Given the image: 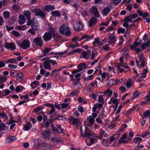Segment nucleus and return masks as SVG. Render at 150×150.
<instances>
[{
  "instance_id": "nucleus-39",
  "label": "nucleus",
  "mask_w": 150,
  "mask_h": 150,
  "mask_svg": "<svg viewBox=\"0 0 150 150\" xmlns=\"http://www.w3.org/2000/svg\"><path fill=\"white\" fill-rule=\"evenodd\" d=\"M146 75H145V74L142 73L141 74H137L134 77V78H137V77H139L141 78H144L146 77Z\"/></svg>"
},
{
  "instance_id": "nucleus-34",
  "label": "nucleus",
  "mask_w": 150,
  "mask_h": 150,
  "mask_svg": "<svg viewBox=\"0 0 150 150\" xmlns=\"http://www.w3.org/2000/svg\"><path fill=\"white\" fill-rule=\"evenodd\" d=\"M132 79L130 78H129L127 81L126 83V86L127 88H130L132 85Z\"/></svg>"
},
{
  "instance_id": "nucleus-49",
  "label": "nucleus",
  "mask_w": 150,
  "mask_h": 150,
  "mask_svg": "<svg viewBox=\"0 0 150 150\" xmlns=\"http://www.w3.org/2000/svg\"><path fill=\"white\" fill-rule=\"evenodd\" d=\"M51 139L52 141H55L56 142H59L61 140L59 137H58L57 136H56L52 138Z\"/></svg>"
},
{
  "instance_id": "nucleus-48",
  "label": "nucleus",
  "mask_w": 150,
  "mask_h": 150,
  "mask_svg": "<svg viewBox=\"0 0 150 150\" xmlns=\"http://www.w3.org/2000/svg\"><path fill=\"white\" fill-rule=\"evenodd\" d=\"M41 114H43L42 112H40L37 114L38 115V120L39 122L41 121L42 120V116L40 115Z\"/></svg>"
},
{
  "instance_id": "nucleus-41",
  "label": "nucleus",
  "mask_w": 150,
  "mask_h": 150,
  "mask_svg": "<svg viewBox=\"0 0 150 150\" xmlns=\"http://www.w3.org/2000/svg\"><path fill=\"white\" fill-rule=\"evenodd\" d=\"M140 94L141 93L138 92V91H137L134 93L133 96L132 97V99L133 100L135 98H137Z\"/></svg>"
},
{
  "instance_id": "nucleus-25",
  "label": "nucleus",
  "mask_w": 150,
  "mask_h": 150,
  "mask_svg": "<svg viewBox=\"0 0 150 150\" xmlns=\"http://www.w3.org/2000/svg\"><path fill=\"white\" fill-rule=\"evenodd\" d=\"M70 120L74 125H77L79 124V120L75 118H72L70 119Z\"/></svg>"
},
{
  "instance_id": "nucleus-23",
  "label": "nucleus",
  "mask_w": 150,
  "mask_h": 150,
  "mask_svg": "<svg viewBox=\"0 0 150 150\" xmlns=\"http://www.w3.org/2000/svg\"><path fill=\"white\" fill-rule=\"evenodd\" d=\"M51 14L52 16L55 17H59L61 15L60 12L58 11H52L51 12Z\"/></svg>"
},
{
  "instance_id": "nucleus-62",
  "label": "nucleus",
  "mask_w": 150,
  "mask_h": 150,
  "mask_svg": "<svg viewBox=\"0 0 150 150\" xmlns=\"http://www.w3.org/2000/svg\"><path fill=\"white\" fill-rule=\"evenodd\" d=\"M6 28L7 30L8 31H9L14 28L13 26H10L9 25H7L6 26Z\"/></svg>"
},
{
  "instance_id": "nucleus-57",
  "label": "nucleus",
  "mask_w": 150,
  "mask_h": 150,
  "mask_svg": "<svg viewBox=\"0 0 150 150\" xmlns=\"http://www.w3.org/2000/svg\"><path fill=\"white\" fill-rule=\"evenodd\" d=\"M114 80L112 79H111L109 80L108 83V86L109 87H110L112 86L113 85L114 83Z\"/></svg>"
},
{
  "instance_id": "nucleus-9",
  "label": "nucleus",
  "mask_w": 150,
  "mask_h": 150,
  "mask_svg": "<svg viewBox=\"0 0 150 150\" xmlns=\"http://www.w3.org/2000/svg\"><path fill=\"white\" fill-rule=\"evenodd\" d=\"M51 128L53 131L56 132L57 133H64V130L62 129L61 126L60 125H57L55 127H54L53 125H52Z\"/></svg>"
},
{
  "instance_id": "nucleus-8",
  "label": "nucleus",
  "mask_w": 150,
  "mask_h": 150,
  "mask_svg": "<svg viewBox=\"0 0 150 150\" xmlns=\"http://www.w3.org/2000/svg\"><path fill=\"white\" fill-rule=\"evenodd\" d=\"M37 22L36 18H33L32 20L30 19V18L29 19L28 21L27 25L28 26L31 25L32 28L36 30H38L36 27V25H35V23H36V22Z\"/></svg>"
},
{
  "instance_id": "nucleus-33",
  "label": "nucleus",
  "mask_w": 150,
  "mask_h": 150,
  "mask_svg": "<svg viewBox=\"0 0 150 150\" xmlns=\"http://www.w3.org/2000/svg\"><path fill=\"white\" fill-rule=\"evenodd\" d=\"M139 44H140L139 42H134L133 44L131 45L130 47L131 49L132 50L134 49L136 47H138L139 45Z\"/></svg>"
},
{
  "instance_id": "nucleus-22",
  "label": "nucleus",
  "mask_w": 150,
  "mask_h": 150,
  "mask_svg": "<svg viewBox=\"0 0 150 150\" xmlns=\"http://www.w3.org/2000/svg\"><path fill=\"white\" fill-rule=\"evenodd\" d=\"M23 14L24 16L26 17V19L29 20L30 18L31 13L28 10L24 11Z\"/></svg>"
},
{
  "instance_id": "nucleus-53",
  "label": "nucleus",
  "mask_w": 150,
  "mask_h": 150,
  "mask_svg": "<svg viewBox=\"0 0 150 150\" xmlns=\"http://www.w3.org/2000/svg\"><path fill=\"white\" fill-rule=\"evenodd\" d=\"M121 64H118L117 65V69L121 73L123 71L124 69L121 68Z\"/></svg>"
},
{
  "instance_id": "nucleus-42",
  "label": "nucleus",
  "mask_w": 150,
  "mask_h": 150,
  "mask_svg": "<svg viewBox=\"0 0 150 150\" xmlns=\"http://www.w3.org/2000/svg\"><path fill=\"white\" fill-rule=\"evenodd\" d=\"M23 87L20 85H19L16 87L15 89V91L17 92H19L23 90Z\"/></svg>"
},
{
  "instance_id": "nucleus-36",
  "label": "nucleus",
  "mask_w": 150,
  "mask_h": 150,
  "mask_svg": "<svg viewBox=\"0 0 150 150\" xmlns=\"http://www.w3.org/2000/svg\"><path fill=\"white\" fill-rule=\"evenodd\" d=\"M146 41L147 43L143 42V44H142V47L143 49H144L146 47L149 46L150 44V41L149 40H147Z\"/></svg>"
},
{
  "instance_id": "nucleus-59",
  "label": "nucleus",
  "mask_w": 150,
  "mask_h": 150,
  "mask_svg": "<svg viewBox=\"0 0 150 150\" xmlns=\"http://www.w3.org/2000/svg\"><path fill=\"white\" fill-rule=\"evenodd\" d=\"M80 49L79 48H77L75 50H73L71 52L69 53L68 54H72L73 53L75 52H78L80 51Z\"/></svg>"
},
{
  "instance_id": "nucleus-45",
  "label": "nucleus",
  "mask_w": 150,
  "mask_h": 150,
  "mask_svg": "<svg viewBox=\"0 0 150 150\" xmlns=\"http://www.w3.org/2000/svg\"><path fill=\"white\" fill-rule=\"evenodd\" d=\"M0 117H2V118H5L6 120H7L8 118L6 113L4 112L0 113Z\"/></svg>"
},
{
  "instance_id": "nucleus-10",
  "label": "nucleus",
  "mask_w": 150,
  "mask_h": 150,
  "mask_svg": "<svg viewBox=\"0 0 150 150\" xmlns=\"http://www.w3.org/2000/svg\"><path fill=\"white\" fill-rule=\"evenodd\" d=\"M4 47L8 50L13 51L16 49L15 45L13 42L6 43Z\"/></svg>"
},
{
  "instance_id": "nucleus-47",
  "label": "nucleus",
  "mask_w": 150,
  "mask_h": 150,
  "mask_svg": "<svg viewBox=\"0 0 150 150\" xmlns=\"http://www.w3.org/2000/svg\"><path fill=\"white\" fill-rule=\"evenodd\" d=\"M95 140L93 138H91L90 139V143H87V141L86 140V142L87 144L89 146H91L92 144H93Z\"/></svg>"
},
{
  "instance_id": "nucleus-64",
  "label": "nucleus",
  "mask_w": 150,
  "mask_h": 150,
  "mask_svg": "<svg viewBox=\"0 0 150 150\" xmlns=\"http://www.w3.org/2000/svg\"><path fill=\"white\" fill-rule=\"evenodd\" d=\"M95 120L94 118L92 117L91 116H90L89 117V122L91 124L93 123Z\"/></svg>"
},
{
  "instance_id": "nucleus-61",
  "label": "nucleus",
  "mask_w": 150,
  "mask_h": 150,
  "mask_svg": "<svg viewBox=\"0 0 150 150\" xmlns=\"http://www.w3.org/2000/svg\"><path fill=\"white\" fill-rule=\"evenodd\" d=\"M12 34L14 35L16 37H19L20 35V34L19 33L15 30H13L12 32Z\"/></svg>"
},
{
  "instance_id": "nucleus-21",
  "label": "nucleus",
  "mask_w": 150,
  "mask_h": 150,
  "mask_svg": "<svg viewBox=\"0 0 150 150\" xmlns=\"http://www.w3.org/2000/svg\"><path fill=\"white\" fill-rule=\"evenodd\" d=\"M44 68L46 69H48L49 70H51L52 69L51 68V65L49 62L45 61L43 63Z\"/></svg>"
},
{
  "instance_id": "nucleus-7",
  "label": "nucleus",
  "mask_w": 150,
  "mask_h": 150,
  "mask_svg": "<svg viewBox=\"0 0 150 150\" xmlns=\"http://www.w3.org/2000/svg\"><path fill=\"white\" fill-rule=\"evenodd\" d=\"M74 30L77 31H80L83 28L84 25L82 22L79 21L78 23H75L73 25Z\"/></svg>"
},
{
  "instance_id": "nucleus-52",
  "label": "nucleus",
  "mask_w": 150,
  "mask_h": 150,
  "mask_svg": "<svg viewBox=\"0 0 150 150\" xmlns=\"http://www.w3.org/2000/svg\"><path fill=\"white\" fill-rule=\"evenodd\" d=\"M7 79L6 77L1 76L0 77V83L4 82L7 80Z\"/></svg>"
},
{
  "instance_id": "nucleus-29",
  "label": "nucleus",
  "mask_w": 150,
  "mask_h": 150,
  "mask_svg": "<svg viewBox=\"0 0 150 150\" xmlns=\"http://www.w3.org/2000/svg\"><path fill=\"white\" fill-rule=\"evenodd\" d=\"M16 62V60L15 58L9 59L6 61V63H14Z\"/></svg>"
},
{
  "instance_id": "nucleus-37",
  "label": "nucleus",
  "mask_w": 150,
  "mask_h": 150,
  "mask_svg": "<svg viewBox=\"0 0 150 150\" xmlns=\"http://www.w3.org/2000/svg\"><path fill=\"white\" fill-rule=\"evenodd\" d=\"M4 17L6 19H7L9 17L10 13L8 11H6L3 12Z\"/></svg>"
},
{
  "instance_id": "nucleus-14",
  "label": "nucleus",
  "mask_w": 150,
  "mask_h": 150,
  "mask_svg": "<svg viewBox=\"0 0 150 150\" xmlns=\"http://www.w3.org/2000/svg\"><path fill=\"white\" fill-rule=\"evenodd\" d=\"M33 42L37 45L41 47L42 46L43 42L40 38H35Z\"/></svg>"
},
{
  "instance_id": "nucleus-26",
  "label": "nucleus",
  "mask_w": 150,
  "mask_h": 150,
  "mask_svg": "<svg viewBox=\"0 0 150 150\" xmlns=\"http://www.w3.org/2000/svg\"><path fill=\"white\" fill-rule=\"evenodd\" d=\"M55 8L54 6L52 5H47L45 6L46 9L48 11H50L54 9Z\"/></svg>"
},
{
  "instance_id": "nucleus-1",
  "label": "nucleus",
  "mask_w": 150,
  "mask_h": 150,
  "mask_svg": "<svg viewBox=\"0 0 150 150\" xmlns=\"http://www.w3.org/2000/svg\"><path fill=\"white\" fill-rule=\"evenodd\" d=\"M59 31L60 33L65 35L66 37H69L71 34L69 27L66 24H63L59 28Z\"/></svg>"
},
{
  "instance_id": "nucleus-43",
  "label": "nucleus",
  "mask_w": 150,
  "mask_h": 150,
  "mask_svg": "<svg viewBox=\"0 0 150 150\" xmlns=\"http://www.w3.org/2000/svg\"><path fill=\"white\" fill-rule=\"evenodd\" d=\"M125 31V29L124 28H122L121 27H119L118 29L117 33L118 34L120 33H123Z\"/></svg>"
},
{
  "instance_id": "nucleus-12",
  "label": "nucleus",
  "mask_w": 150,
  "mask_h": 150,
  "mask_svg": "<svg viewBox=\"0 0 150 150\" xmlns=\"http://www.w3.org/2000/svg\"><path fill=\"white\" fill-rule=\"evenodd\" d=\"M50 134V130L46 129L45 130L42 134V136L43 138L48 139L49 138Z\"/></svg>"
},
{
  "instance_id": "nucleus-35",
  "label": "nucleus",
  "mask_w": 150,
  "mask_h": 150,
  "mask_svg": "<svg viewBox=\"0 0 150 150\" xmlns=\"http://www.w3.org/2000/svg\"><path fill=\"white\" fill-rule=\"evenodd\" d=\"M110 9L108 7H106L104 9V15H107L110 11Z\"/></svg>"
},
{
  "instance_id": "nucleus-6",
  "label": "nucleus",
  "mask_w": 150,
  "mask_h": 150,
  "mask_svg": "<svg viewBox=\"0 0 150 150\" xmlns=\"http://www.w3.org/2000/svg\"><path fill=\"white\" fill-rule=\"evenodd\" d=\"M90 13L96 18L100 17V14L97 8L95 6H92L89 11Z\"/></svg>"
},
{
  "instance_id": "nucleus-38",
  "label": "nucleus",
  "mask_w": 150,
  "mask_h": 150,
  "mask_svg": "<svg viewBox=\"0 0 150 150\" xmlns=\"http://www.w3.org/2000/svg\"><path fill=\"white\" fill-rule=\"evenodd\" d=\"M93 78V74H91L90 76H88L87 77L84 78V81H88L89 80H92Z\"/></svg>"
},
{
  "instance_id": "nucleus-27",
  "label": "nucleus",
  "mask_w": 150,
  "mask_h": 150,
  "mask_svg": "<svg viewBox=\"0 0 150 150\" xmlns=\"http://www.w3.org/2000/svg\"><path fill=\"white\" fill-rule=\"evenodd\" d=\"M0 130H4L5 131V132H7L8 131V128H7L4 124H2L0 125Z\"/></svg>"
},
{
  "instance_id": "nucleus-40",
  "label": "nucleus",
  "mask_w": 150,
  "mask_h": 150,
  "mask_svg": "<svg viewBox=\"0 0 150 150\" xmlns=\"http://www.w3.org/2000/svg\"><path fill=\"white\" fill-rule=\"evenodd\" d=\"M80 80V78H79L76 79H74V80H72L73 81V83L76 86H77L78 85L81 86V84L79 82Z\"/></svg>"
},
{
  "instance_id": "nucleus-24",
  "label": "nucleus",
  "mask_w": 150,
  "mask_h": 150,
  "mask_svg": "<svg viewBox=\"0 0 150 150\" xmlns=\"http://www.w3.org/2000/svg\"><path fill=\"white\" fill-rule=\"evenodd\" d=\"M27 27L25 25H19L16 26L15 28L16 30H25Z\"/></svg>"
},
{
  "instance_id": "nucleus-2",
  "label": "nucleus",
  "mask_w": 150,
  "mask_h": 150,
  "mask_svg": "<svg viewBox=\"0 0 150 150\" xmlns=\"http://www.w3.org/2000/svg\"><path fill=\"white\" fill-rule=\"evenodd\" d=\"M80 128L81 133L83 137L93 136V134H92L90 130L84 126H81Z\"/></svg>"
},
{
  "instance_id": "nucleus-55",
  "label": "nucleus",
  "mask_w": 150,
  "mask_h": 150,
  "mask_svg": "<svg viewBox=\"0 0 150 150\" xmlns=\"http://www.w3.org/2000/svg\"><path fill=\"white\" fill-rule=\"evenodd\" d=\"M78 110L81 112H85V110L83 107L81 106H79L77 108Z\"/></svg>"
},
{
  "instance_id": "nucleus-28",
  "label": "nucleus",
  "mask_w": 150,
  "mask_h": 150,
  "mask_svg": "<svg viewBox=\"0 0 150 150\" xmlns=\"http://www.w3.org/2000/svg\"><path fill=\"white\" fill-rule=\"evenodd\" d=\"M124 81V78H122L120 79H116L115 80V85H117L118 84H119L122 82L123 81Z\"/></svg>"
},
{
  "instance_id": "nucleus-50",
  "label": "nucleus",
  "mask_w": 150,
  "mask_h": 150,
  "mask_svg": "<svg viewBox=\"0 0 150 150\" xmlns=\"http://www.w3.org/2000/svg\"><path fill=\"white\" fill-rule=\"evenodd\" d=\"M67 50L66 51L61 52H59L57 53H54V54H58L59 55L60 57H62L63 55L67 53Z\"/></svg>"
},
{
  "instance_id": "nucleus-17",
  "label": "nucleus",
  "mask_w": 150,
  "mask_h": 150,
  "mask_svg": "<svg viewBox=\"0 0 150 150\" xmlns=\"http://www.w3.org/2000/svg\"><path fill=\"white\" fill-rule=\"evenodd\" d=\"M19 18L18 22L20 24H23L25 23V19L23 15L20 14L19 16Z\"/></svg>"
},
{
  "instance_id": "nucleus-51",
  "label": "nucleus",
  "mask_w": 150,
  "mask_h": 150,
  "mask_svg": "<svg viewBox=\"0 0 150 150\" xmlns=\"http://www.w3.org/2000/svg\"><path fill=\"white\" fill-rule=\"evenodd\" d=\"M90 52L91 50H88L87 51V52H83L82 53V55L83 57V58L86 59H88V58L87 57V55L88 54L87 52Z\"/></svg>"
},
{
  "instance_id": "nucleus-3",
  "label": "nucleus",
  "mask_w": 150,
  "mask_h": 150,
  "mask_svg": "<svg viewBox=\"0 0 150 150\" xmlns=\"http://www.w3.org/2000/svg\"><path fill=\"white\" fill-rule=\"evenodd\" d=\"M43 38H60L59 34L55 33L53 28H51V31L45 33Z\"/></svg>"
},
{
  "instance_id": "nucleus-31",
  "label": "nucleus",
  "mask_w": 150,
  "mask_h": 150,
  "mask_svg": "<svg viewBox=\"0 0 150 150\" xmlns=\"http://www.w3.org/2000/svg\"><path fill=\"white\" fill-rule=\"evenodd\" d=\"M100 74H99L97 79L101 82L103 81V74L102 73V71H100Z\"/></svg>"
},
{
  "instance_id": "nucleus-54",
  "label": "nucleus",
  "mask_w": 150,
  "mask_h": 150,
  "mask_svg": "<svg viewBox=\"0 0 150 150\" xmlns=\"http://www.w3.org/2000/svg\"><path fill=\"white\" fill-rule=\"evenodd\" d=\"M134 110V108H133L130 110H129L127 111V112L126 113V115L127 117L129 115H130L132 112Z\"/></svg>"
},
{
  "instance_id": "nucleus-30",
  "label": "nucleus",
  "mask_w": 150,
  "mask_h": 150,
  "mask_svg": "<svg viewBox=\"0 0 150 150\" xmlns=\"http://www.w3.org/2000/svg\"><path fill=\"white\" fill-rule=\"evenodd\" d=\"M98 83L96 80H94L91 83H89L88 85V87H93L95 85L97 86Z\"/></svg>"
},
{
  "instance_id": "nucleus-44",
  "label": "nucleus",
  "mask_w": 150,
  "mask_h": 150,
  "mask_svg": "<svg viewBox=\"0 0 150 150\" xmlns=\"http://www.w3.org/2000/svg\"><path fill=\"white\" fill-rule=\"evenodd\" d=\"M142 140V139L140 137H136L134 139V141L135 144L137 143L138 142H140Z\"/></svg>"
},
{
  "instance_id": "nucleus-32",
  "label": "nucleus",
  "mask_w": 150,
  "mask_h": 150,
  "mask_svg": "<svg viewBox=\"0 0 150 150\" xmlns=\"http://www.w3.org/2000/svg\"><path fill=\"white\" fill-rule=\"evenodd\" d=\"M18 76L17 78V79L18 81H21L23 80V74L21 72L18 74Z\"/></svg>"
},
{
  "instance_id": "nucleus-46",
  "label": "nucleus",
  "mask_w": 150,
  "mask_h": 150,
  "mask_svg": "<svg viewBox=\"0 0 150 150\" xmlns=\"http://www.w3.org/2000/svg\"><path fill=\"white\" fill-rule=\"evenodd\" d=\"M43 108L41 106H39L34 109V112L35 113H37L39 111H40L42 110Z\"/></svg>"
},
{
  "instance_id": "nucleus-15",
  "label": "nucleus",
  "mask_w": 150,
  "mask_h": 150,
  "mask_svg": "<svg viewBox=\"0 0 150 150\" xmlns=\"http://www.w3.org/2000/svg\"><path fill=\"white\" fill-rule=\"evenodd\" d=\"M97 23V19L94 17H92L89 21V26L91 27Z\"/></svg>"
},
{
  "instance_id": "nucleus-19",
  "label": "nucleus",
  "mask_w": 150,
  "mask_h": 150,
  "mask_svg": "<svg viewBox=\"0 0 150 150\" xmlns=\"http://www.w3.org/2000/svg\"><path fill=\"white\" fill-rule=\"evenodd\" d=\"M78 70L80 71H81L86 68V64L85 63H81L78 66Z\"/></svg>"
},
{
  "instance_id": "nucleus-60",
  "label": "nucleus",
  "mask_w": 150,
  "mask_h": 150,
  "mask_svg": "<svg viewBox=\"0 0 150 150\" xmlns=\"http://www.w3.org/2000/svg\"><path fill=\"white\" fill-rule=\"evenodd\" d=\"M150 112V110H148L145 111L143 114L144 117H148Z\"/></svg>"
},
{
  "instance_id": "nucleus-58",
  "label": "nucleus",
  "mask_w": 150,
  "mask_h": 150,
  "mask_svg": "<svg viewBox=\"0 0 150 150\" xmlns=\"http://www.w3.org/2000/svg\"><path fill=\"white\" fill-rule=\"evenodd\" d=\"M120 64H121V65H122V66L125 68L126 69H128V70L129 71H130V69L128 67L127 64L125 62H122V63Z\"/></svg>"
},
{
  "instance_id": "nucleus-18",
  "label": "nucleus",
  "mask_w": 150,
  "mask_h": 150,
  "mask_svg": "<svg viewBox=\"0 0 150 150\" xmlns=\"http://www.w3.org/2000/svg\"><path fill=\"white\" fill-rule=\"evenodd\" d=\"M32 127L31 123L30 122H27L25 125L23 127L24 130L28 131Z\"/></svg>"
},
{
  "instance_id": "nucleus-5",
  "label": "nucleus",
  "mask_w": 150,
  "mask_h": 150,
  "mask_svg": "<svg viewBox=\"0 0 150 150\" xmlns=\"http://www.w3.org/2000/svg\"><path fill=\"white\" fill-rule=\"evenodd\" d=\"M17 43L19 47L25 50L29 48L30 46L29 41L27 40H24L21 44L19 42L17 41Z\"/></svg>"
},
{
  "instance_id": "nucleus-56",
  "label": "nucleus",
  "mask_w": 150,
  "mask_h": 150,
  "mask_svg": "<svg viewBox=\"0 0 150 150\" xmlns=\"http://www.w3.org/2000/svg\"><path fill=\"white\" fill-rule=\"evenodd\" d=\"M38 84V81H34L33 82L31 83L30 84V86L32 87V89H34L35 88L36 86H35V87H33V86L35 85H37Z\"/></svg>"
},
{
  "instance_id": "nucleus-63",
  "label": "nucleus",
  "mask_w": 150,
  "mask_h": 150,
  "mask_svg": "<svg viewBox=\"0 0 150 150\" xmlns=\"http://www.w3.org/2000/svg\"><path fill=\"white\" fill-rule=\"evenodd\" d=\"M13 10L16 11H17L19 10L20 7L19 6L17 5H14L13 7Z\"/></svg>"
},
{
  "instance_id": "nucleus-13",
  "label": "nucleus",
  "mask_w": 150,
  "mask_h": 150,
  "mask_svg": "<svg viewBox=\"0 0 150 150\" xmlns=\"http://www.w3.org/2000/svg\"><path fill=\"white\" fill-rule=\"evenodd\" d=\"M102 44L101 42H100L99 38H96L93 42V47L94 49H96L98 46L101 45Z\"/></svg>"
},
{
  "instance_id": "nucleus-20",
  "label": "nucleus",
  "mask_w": 150,
  "mask_h": 150,
  "mask_svg": "<svg viewBox=\"0 0 150 150\" xmlns=\"http://www.w3.org/2000/svg\"><path fill=\"white\" fill-rule=\"evenodd\" d=\"M16 139V137L14 136L8 137L6 139V142L7 143H10Z\"/></svg>"
},
{
  "instance_id": "nucleus-4",
  "label": "nucleus",
  "mask_w": 150,
  "mask_h": 150,
  "mask_svg": "<svg viewBox=\"0 0 150 150\" xmlns=\"http://www.w3.org/2000/svg\"><path fill=\"white\" fill-rule=\"evenodd\" d=\"M32 12L34 13L37 16H40L43 18H45V14L44 11L39 8H33L31 10Z\"/></svg>"
},
{
  "instance_id": "nucleus-11",
  "label": "nucleus",
  "mask_w": 150,
  "mask_h": 150,
  "mask_svg": "<svg viewBox=\"0 0 150 150\" xmlns=\"http://www.w3.org/2000/svg\"><path fill=\"white\" fill-rule=\"evenodd\" d=\"M105 126H107V128L110 129H113L115 126V124L113 123L111 125H110L111 123V121L110 120H107L105 122Z\"/></svg>"
},
{
  "instance_id": "nucleus-16",
  "label": "nucleus",
  "mask_w": 150,
  "mask_h": 150,
  "mask_svg": "<svg viewBox=\"0 0 150 150\" xmlns=\"http://www.w3.org/2000/svg\"><path fill=\"white\" fill-rule=\"evenodd\" d=\"M113 92L110 89H108L104 92V96H106L107 97H110L112 95Z\"/></svg>"
}]
</instances>
